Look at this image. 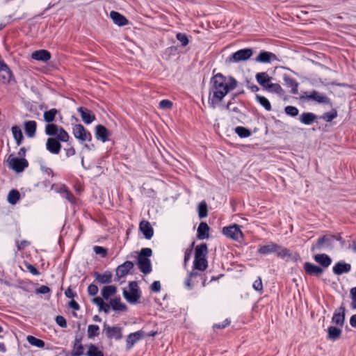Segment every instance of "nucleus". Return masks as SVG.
<instances>
[{
  "instance_id": "1",
  "label": "nucleus",
  "mask_w": 356,
  "mask_h": 356,
  "mask_svg": "<svg viewBox=\"0 0 356 356\" xmlns=\"http://www.w3.org/2000/svg\"><path fill=\"white\" fill-rule=\"evenodd\" d=\"M211 83L212 84L211 92L213 95L210 98V103L214 108L215 105L220 102L229 91L236 87L237 81L234 78L230 77L227 83L225 76L218 73L212 78Z\"/></svg>"
},
{
  "instance_id": "2",
  "label": "nucleus",
  "mask_w": 356,
  "mask_h": 356,
  "mask_svg": "<svg viewBox=\"0 0 356 356\" xmlns=\"http://www.w3.org/2000/svg\"><path fill=\"white\" fill-rule=\"evenodd\" d=\"M45 134L56 138H49L46 143L47 149L54 154H58L61 149L60 142H67L70 138L68 133L62 127L55 124H47L45 126Z\"/></svg>"
},
{
  "instance_id": "3",
  "label": "nucleus",
  "mask_w": 356,
  "mask_h": 356,
  "mask_svg": "<svg viewBox=\"0 0 356 356\" xmlns=\"http://www.w3.org/2000/svg\"><path fill=\"white\" fill-rule=\"evenodd\" d=\"M152 254V250L150 248H142L138 255L137 265L140 270L147 275L152 271V264L150 257Z\"/></svg>"
},
{
  "instance_id": "4",
  "label": "nucleus",
  "mask_w": 356,
  "mask_h": 356,
  "mask_svg": "<svg viewBox=\"0 0 356 356\" xmlns=\"http://www.w3.org/2000/svg\"><path fill=\"white\" fill-rule=\"evenodd\" d=\"M129 291L123 290V296L131 304H136L140 298V291L136 282H131L129 284Z\"/></svg>"
},
{
  "instance_id": "5",
  "label": "nucleus",
  "mask_w": 356,
  "mask_h": 356,
  "mask_svg": "<svg viewBox=\"0 0 356 356\" xmlns=\"http://www.w3.org/2000/svg\"><path fill=\"white\" fill-rule=\"evenodd\" d=\"M8 165L17 172H22L29 165L28 161L24 158H17L10 154L7 159Z\"/></svg>"
},
{
  "instance_id": "6",
  "label": "nucleus",
  "mask_w": 356,
  "mask_h": 356,
  "mask_svg": "<svg viewBox=\"0 0 356 356\" xmlns=\"http://www.w3.org/2000/svg\"><path fill=\"white\" fill-rule=\"evenodd\" d=\"M335 240H339V238L334 235H325L318 239L316 243L312 246V250H321L324 248L332 249L334 247Z\"/></svg>"
},
{
  "instance_id": "7",
  "label": "nucleus",
  "mask_w": 356,
  "mask_h": 356,
  "mask_svg": "<svg viewBox=\"0 0 356 356\" xmlns=\"http://www.w3.org/2000/svg\"><path fill=\"white\" fill-rule=\"evenodd\" d=\"M72 133L75 138L80 143L90 142L92 140V135L82 124H75L72 128Z\"/></svg>"
},
{
  "instance_id": "8",
  "label": "nucleus",
  "mask_w": 356,
  "mask_h": 356,
  "mask_svg": "<svg viewBox=\"0 0 356 356\" xmlns=\"http://www.w3.org/2000/svg\"><path fill=\"white\" fill-rule=\"evenodd\" d=\"M253 54L252 49H240L226 59V62L229 63H238L245 61L249 59Z\"/></svg>"
},
{
  "instance_id": "9",
  "label": "nucleus",
  "mask_w": 356,
  "mask_h": 356,
  "mask_svg": "<svg viewBox=\"0 0 356 356\" xmlns=\"http://www.w3.org/2000/svg\"><path fill=\"white\" fill-rule=\"evenodd\" d=\"M222 233L227 237L237 241H241L243 237V233L237 225L224 227Z\"/></svg>"
},
{
  "instance_id": "10",
  "label": "nucleus",
  "mask_w": 356,
  "mask_h": 356,
  "mask_svg": "<svg viewBox=\"0 0 356 356\" xmlns=\"http://www.w3.org/2000/svg\"><path fill=\"white\" fill-rule=\"evenodd\" d=\"M103 332L105 334L106 337L110 339H114L115 340H120L122 337L121 327L117 326H110L107 325L106 323H104Z\"/></svg>"
},
{
  "instance_id": "11",
  "label": "nucleus",
  "mask_w": 356,
  "mask_h": 356,
  "mask_svg": "<svg viewBox=\"0 0 356 356\" xmlns=\"http://www.w3.org/2000/svg\"><path fill=\"white\" fill-rule=\"evenodd\" d=\"M302 97L307 101H315L321 104H330V99L327 96L316 90H313L310 93L305 92Z\"/></svg>"
},
{
  "instance_id": "12",
  "label": "nucleus",
  "mask_w": 356,
  "mask_h": 356,
  "mask_svg": "<svg viewBox=\"0 0 356 356\" xmlns=\"http://www.w3.org/2000/svg\"><path fill=\"white\" fill-rule=\"evenodd\" d=\"M134 266V264L132 261H127L122 264L118 266L116 269V279L115 281H120V280L126 276L130 270Z\"/></svg>"
},
{
  "instance_id": "13",
  "label": "nucleus",
  "mask_w": 356,
  "mask_h": 356,
  "mask_svg": "<svg viewBox=\"0 0 356 356\" xmlns=\"http://www.w3.org/2000/svg\"><path fill=\"white\" fill-rule=\"evenodd\" d=\"M145 336V332L139 330L134 333H131L127 338V350H130L134 345L140 339H143Z\"/></svg>"
},
{
  "instance_id": "14",
  "label": "nucleus",
  "mask_w": 356,
  "mask_h": 356,
  "mask_svg": "<svg viewBox=\"0 0 356 356\" xmlns=\"http://www.w3.org/2000/svg\"><path fill=\"white\" fill-rule=\"evenodd\" d=\"M83 335H76L71 353V356H81L83 354L84 347L81 343Z\"/></svg>"
},
{
  "instance_id": "15",
  "label": "nucleus",
  "mask_w": 356,
  "mask_h": 356,
  "mask_svg": "<svg viewBox=\"0 0 356 356\" xmlns=\"http://www.w3.org/2000/svg\"><path fill=\"white\" fill-rule=\"evenodd\" d=\"M78 112L80 113L83 122L87 124L92 123L95 120V115L86 108L79 107Z\"/></svg>"
},
{
  "instance_id": "16",
  "label": "nucleus",
  "mask_w": 356,
  "mask_h": 356,
  "mask_svg": "<svg viewBox=\"0 0 356 356\" xmlns=\"http://www.w3.org/2000/svg\"><path fill=\"white\" fill-rule=\"evenodd\" d=\"M304 270L308 275L314 276H320L323 272L322 268L309 262L305 263Z\"/></svg>"
},
{
  "instance_id": "17",
  "label": "nucleus",
  "mask_w": 356,
  "mask_h": 356,
  "mask_svg": "<svg viewBox=\"0 0 356 356\" xmlns=\"http://www.w3.org/2000/svg\"><path fill=\"white\" fill-rule=\"evenodd\" d=\"M139 229L147 239H150L152 237L154 234V230L148 221H141L139 225Z\"/></svg>"
},
{
  "instance_id": "18",
  "label": "nucleus",
  "mask_w": 356,
  "mask_h": 356,
  "mask_svg": "<svg viewBox=\"0 0 356 356\" xmlns=\"http://www.w3.org/2000/svg\"><path fill=\"white\" fill-rule=\"evenodd\" d=\"M95 134L96 138L102 142H106L108 140V131L107 129L102 124H98L95 127Z\"/></svg>"
},
{
  "instance_id": "19",
  "label": "nucleus",
  "mask_w": 356,
  "mask_h": 356,
  "mask_svg": "<svg viewBox=\"0 0 356 356\" xmlns=\"http://www.w3.org/2000/svg\"><path fill=\"white\" fill-rule=\"evenodd\" d=\"M350 264L340 261L333 266V273L336 275H341L343 273H348L350 270Z\"/></svg>"
},
{
  "instance_id": "20",
  "label": "nucleus",
  "mask_w": 356,
  "mask_h": 356,
  "mask_svg": "<svg viewBox=\"0 0 356 356\" xmlns=\"http://www.w3.org/2000/svg\"><path fill=\"white\" fill-rule=\"evenodd\" d=\"M24 126L26 136L29 138H33L35 135L37 129L36 122L33 120L26 121L24 122Z\"/></svg>"
},
{
  "instance_id": "21",
  "label": "nucleus",
  "mask_w": 356,
  "mask_h": 356,
  "mask_svg": "<svg viewBox=\"0 0 356 356\" xmlns=\"http://www.w3.org/2000/svg\"><path fill=\"white\" fill-rule=\"evenodd\" d=\"M110 17L113 22L120 26H122L128 24V20L126 17L118 12L111 11L110 13Z\"/></svg>"
},
{
  "instance_id": "22",
  "label": "nucleus",
  "mask_w": 356,
  "mask_h": 356,
  "mask_svg": "<svg viewBox=\"0 0 356 356\" xmlns=\"http://www.w3.org/2000/svg\"><path fill=\"white\" fill-rule=\"evenodd\" d=\"M273 59H276V56L275 54L263 51L259 53L256 60L259 63H270Z\"/></svg>"
},
{
  "instance_id": "23",
  "label": "nucleus",
  "mask_w": 356,
  "mask_h": 356,
  "mask_svg": "<svg viewBox=\"0 0 356 356\" xmlns=\"http://www.w3.org/2000/svg\"><path fill=\"white\" fill-rule=\"evenodd\" d=\"M32 58L37 60L47 61L51 58L50 53L47 50L35 51L32 54Z\"/></svg>"
},
{
  "instance_id": "24",
  "label": "nucleus",
  "mask_w": 356,
  "mask_h": 356,
  "mask_svg": "<svg viewBox=\"0 0 356 356\" xmlns=\"http://www.w3.org/2000/svg\"><path fill=\"white\" fill-rule=\"evenodd\" d=\"M257 81L265 89L270 83L271 77L266 72H260L256 74Z\"/></svg>"
},
{
  "instance_id": "25",
  "label": "nucleus",
  "mask_w": 356,
  "mask_h": 356,
  "mask_svg": "<svg viewBox=\"0 0 356 356\" xmlns=\"http://www.w3.org/2000/svg\"><path fill=\"white\" fill-rule=\"evenodd\" d=\"M317 118V116L313 113H303L300 115L299 120L301 123L309 125L312 124Z\"/></svg>"
},
{
  "instance_id": "26",
  "label": "nucleus",
  "mask_w": 356,
  "mask_h": 356,
  "mask_svg": "<svg viewBox=\"0 0 356 356\" xmlns=\"http://www.w3.org/2000/svg\"><path fill=\"white\" fill-rule=\"evenodd\" d=\"M209 227L206 222H201L197 228V238L199 239H204L209 238Z\"/></svg>"
},
{
  "instance_id": "27",
  "label": "nucleus",
  "mask_w": 356,
  "mask_h": 356,
  "mask_svg": "<svg viewBox=\"0 0 356 356\" xmlns=\"http://www.w3.org/2000/svg\"><path fill=\"white\" fill-rule=\"evenodd\" d=\"M314 260L325 268L328 267L332 262L330 257L325 254H319L315 255Z\"/></svg>"
},
{
  "instance_id": "28",
  "label": "nucleus",
  "mask_w": 356,
  "mask_h": 356,
  "mask_svg": "<svg viewBox=\"0 0 356 356\" xmlns=\"http://www.w3.org/2000/svg\"><path fill=\"white\" fill-rule=\"evenodd\" d=\"M208 253V249L206 243H202L197 245L195 252V258H206Z\"/></svg>"
},
{
  "instance_id": "29",
  "label": "nucleus",
  "mask_w": 356,
  "mask_h": 356,
  "mask_svg": "<svg viewBox=\"0 0 356 356\" xmlns=\"http://www.w3.org/2000/svg\"><path fill=\"white\" fill-rule=\"evenodd\" d=\"M95 277L102 284H109L111 282L112 274L108 271L105 272L102 275L95 273Z\"/></svg>"
},
{
  "instance_id": "30",
  "label": "nucleus",
  "mask_w": 356,
  "mask_h": 356,
  "mask_svg": "<svg viewBox=\"0 0 356 356\" xmlns=\"http://www.w3.org/2000/svg\"><path fill=\"white\" fill-rule=\"evenodd\" d=\"M3 69L0 72V80L4 83H8L10 81L12 78V72L9 70L8 67L4 63L3 66Z\"/></svg>"
},
{
  "instance_id": "31",
  "label": "nucleus",
  "mask_w": 356,
  "mask_h": 356,
  "mask_svg": "<svg viewBox=\"0 0 356 356\" xmlns=\"http://www.w3.org/2000/svg\"><path fill=\"white\" fill-rule=\"evenodd\" d=\"M341 312L335 313L332 317V322L338 325L342 326L345 319V309L343 307H340Z\"/></svg>"
},
{
  "instance_id": "32",
  "label": "nucleus",
  "mask_w": 356,
  "mask_h": 356,
  "mask_svg": "<svg viewBox=\"0 0 356 356\" xmlns=\"http://www.w3.org/2000/svg\"><path fill=\"white\" fill-rule=\"evenodd\" d=\"M117 291V288L113 285H109L104 286L101 291L102 296L106 300L110 296L114 295Z\"/></svg>"
},
{
  "instance_id": "33",
  "label": "nucleus",
  "mask_w": 356,
  "mask_h": 356,
  "mask_svg": "<svg viewBox=\"0 0 356 356\" xmlns=\"http://www.w3.org/2000/svg\"><path fill=\"white\" fill-rule=\"evenodd\" d=\"M110 305L115 311H125L127 306L120 302V298H114L110 300Z\"/></svg>"
},
{
  "instance_id": "34",
  "label": "nucleus",
  "mask_w": 356,
  "mask_h": 356,
  "mask_svg": "<svg viewBox=\"0 0 356 356\" xmlns=\"http://www.w3.org/2000/svg\"><path fill=\"white\" fill-rule=\"evenodd\" d=\"M12 133L17 145H20L24 138L21 129L18 126H13Z\"/></svg>"
},
{
  "instance_id": "35",
  "label": "nucleus",
  "mask_w": 356,
  "mask_h": 356,
  "mask_svg": "<svg viewBox=\"0 0 356 356\" xmlns=\"http://www.w3.org/2000/svg\"><path fill=\"white\" fill-rule=\"evenodd\" d=\"M208 266L206 258H195L194 268L197 270L203 271L207 269Z\"/></svg>"
},
{
  "instance_id": "36",
  "label": "nucleus",
  "mask_w": 356,
  "mask_h": 356,
  "mask_svg": "<svg viewBox=\"0 0 356 356\" xmlns=\"http://www.w3.org/2000/svg\"><path fill=\"white\" fill-rule=\"evenodd\" d=\"M58 113V111L56 108H51L49 111H45L44 113V121L48 122V124H52L51 122L54 121L55 117Z\"/></svg>"
},
{
  "instance_id": "37",
  "label": "nucleus",
  "mask_w": 356,
  "mask_h": 356,
  "mask_svg": "<svg viewBox=\"0 0 356 356\" xmlns=\"http://www.w3.org/2000/svg\"><path fill=\"white\" fill-rule=\"evenodd\" d=\"M276 250V244L270 243L259 248V252L262 254H267L274 252Z\"/></svg>"
},
{
  "instance_id": "38",
  "label": "nucleus",
  "mask_w": 356,
  "mask_h": 356,
  "mask_svg": "<svg viewBox=\"0 0 356 356\" xmlns=\"http://www.w3.org/2000/svg\"><path fill=\"white\" fill-rule=\"evenodd\" d=\"M99 334V327L97 325H89L87 330V335L89 339H92Z\"/></svg>"
},
{
  "instance_id": "39",
  "label": "nucleus",
  "mask_w": 356,
  "mask_h": 356,
  "mask_svg": "<svg viewBox=\"0 0 356 356\" xmlns=\"http://www.w3.org/2000/svg\"><path fill=\"white\" fill-rule=\"evenodd\" d=\"M19 197L20 194L18 191L12 190L9 192L7 200L10 204H15L19 200Z\"/></svg>"
},
{
  "instance_id": "40",
  "label": "nucleus",
  "mask_w": 356,
  "mask_h": 356,
  "mask_svg": "<svg viewBox=\"0 0 356 356\" xmlns=\"http://www.w3.org/2000/svg\"><path fill=\"white\" fill-rule=\"evenodd\" d=\"M341 330L336 327H330L328 328L329 338L332 340L339 339L341 336Z\"/></svg>"
},
{
  "instance_id": "41",
  "label": "nucleus",
  "mask_w": 356,
  "mask_h": 356,
  "mask_svg": "<svg viewBox=\"0 0 356 356\" xmlns=\"http://www.w3.org/2000/svg\"><path fill=\"white\" fill-rule=\"evenodd\" d=\"M27 341L31 345L38 348H43L44 346V342L42 340L33 336H28Z\"/></svg>"
},
{
  "instance_id": "42",
  "label": "nucleus",
  "mask_w": 356,
  "mask_h": 356,
  "mask_svg": "<svg viewBox=\"0 0 356 356\" xmlns=\"http://www.w3.org/2000/svg\"><path fill=\"white\" fill-rule=\"evenodd\" d=\"M87 356H104V353L98 349V348L94 345L90 344L88 346V350L86 353Z\"/></svg>"
},
{
  "instance_id": "43",
  "label": "nucleus",
  "mask_w": 356,
  "mask_h": 356,
  "mask_svg": "<svg viewBox=\"0 0 356 356\" xmlns=\"http://www.w3.org/2000/svg\"><path fill=\"white\" fill-rule=\"evenodd\" d=\"M94 303L99 306V310H103L106 313L109 312L110 305L105 303L101 298H95L93 299Z\"/></svg>"
},
{
  "instance_id": "44",
  "label": "nucleus",
  "mask_w": 356,
  "mask_h": 356,
  "mask_svg": "<svg viewBox=\"0 0 356 356\" xmlns=\"http://www.w3.org/2000/svg\"><path fill=\"white\" fill-rule=\"evenodd\" d=\"M257 101L267 111L271 110V105L269 101L264 96L256 95Z\"/></svg>"
},
{
  "instance_id": "45",
  "label": "nucleus",
  "mask_w": 356,
  "mask_h": 356,
  "mask_svg": "<svg viewBox=\"0 0 356 356\" xmlns=\"http://www.w3.org/2000/svg\"><path fill=\"white\" fill-rule=\"evenodd\" d=\"M337 116V112L336 110H332L330 112L325 113L320 118L323 120L330 122Z\"/></svg>"
},
{
  "instance_id": "46",
  "label": "nucleus",
  "mask_w": 356,
  "mask_h": 356,
  "mask_svg": "<svg viewBox=\"0 0 356 356\" xmlns=\"http://www.w3.org/2000/svg\"><path fill=\"white\" fill-rule=\"evenodd\" d=\"M200 274L195 271H192L189 273L188 278L185 281V285L189 290L192 289L193 286L192 283L193 279L197 277Z\"/></svg>"
},
{
  "instance_id": "47",
  "label": "nucleus",
  "mask_w": 356,
  "mask_h": 356,
  "mask_svg": "<svg viewBox=\"0 0 356 356\" xmlns=\"http://www.w3.org/2000/svg\"><path fill=\"white\" fill-rule=\"evenodd\" d=\"M198 213L200 218L207 216V205L205 202H202L199 204Z\"/></svg>"
},
{
  "instance_id": "48",
  "label": "nucleus",
  "mask_w": 356,
  "mask_h": 356,
  "mask_svg": "<svg viewBox=\"0 0 356 356\" xmlns=\"http://www.w3.org/2000/svg\"><path fill=\"white\" fill-rule=\"evenodd\" d=\"M235 131L241 138L248 137L251 134L250 131L243 127H237Z\"/></svg>"
},
{
  "instance_id": "49",
  "label": "nucleus",
  "mask_w": 356,
  "mask_h": 356,
  "mask_svg": "<svg viewBox=\"0 0 356 356\" xmlns=\"http://www.w3.org/2000/svg\"><path fill=\"white\" fill-rule=\"evenodd\" d=\"M274 252H276L277 256L282 257V258L286 257H289L291 255V254L289 253V251L287 249L280 247V246L277 245V244H276V250H275Z\"/></svg>"
},
{
  "instance_id": "50",
  "label": "nucleus",
  "mask_w": 356,
  "mask_h": 356,
  "mask_svg": "<svg viewBox=\"0 0 356 356\" xmlns=\"http://www.w3.org/2000/svg\"><path fill=\"white\" fill-rule=\"evenodd\" d=\"M266 89L270 92H275L277 94H281L282 92L281 86L277 83H270Z\"/></svg>"
},
{
  "instance_id": "51",
  "label": "nucleus",
  "mask_w": 356,
  "mask_h": 356,
  "mask_svg": "<svg viewBox=\"0 0 356 356\" xmlns=\"http://www.w3.org/2000/svg\"><path fill=\"white\" fill-rule=\"evenodd\" d=\"M285 113L290 116L296 117L298 115V109L293 106H287L284 108Z\"/></svg>"
},
{
  "instance_id": "52",
  "label": "nucleus",
  "mask_w": 356,
  "mask_h": 356,
  "mask_svg": "<svg viewBox=\"0 0 356 356\" xmlns=\"http://www.w3.org/2000/svg\"><path fill=\"white\" fill-rule=\"evenodd\" d=\"M176 38L181 43L182 46L185 47L188 44V39L185 34L179 33L177 34Z\"/></svg>"
},
{
  "instance_id": "53",
  "label": "nucleus",
  "mask_w": 356,
  "mask_h": 356,
  "mask_svg": "<svg viewBox=\"0 0 356 356\" xmlns=\"http://www.w3.org/2000/svg\"><path fill=\"white\" fill-rule=\"evenodd\" d=\"M93 250L97 254H99L102 257H105L106 256L107 250L102 246H95Z\"/></svg>"
},
{
  "instance_id": "54",
  "label": "nucleus",
  "mask_w": 356,
  "mask_h": 356,
  "mask_svg": "<svg viewBox=\"0 0 356 356\" xmlns=\"http://www.w3.org/2000/svg\"><path fill=\"white\" fill-rule=\"evenodd\" d=\"M159 107L163 109H170L172 107V102L168 99H163L160 102Z\"/></svg>"
},
{
  "instance_id": "55",
  "label": "nucleus",
  "mask_w": 356,
  "mask_h": 356,
  "mask_svg": "<svg viewBox=\"0 0 356 356\" xmlns=\"http://www.w3.org/2000/svg\"><path fill=\"white\" fill-rule=\"evenodd\" d=\"M287 84L292 88V92L296 94L298 92V83L291 79H286Z\"/></svg>"
},
{
  "instance_id": "56",
  "label": "nucleus",
  "mask_w": 356,
  "mask_h": 356,
  "mask_svg": "<svg viewBox=\"0 0 356 356\" xmlns=\"http://www.w3.org/2000/svg\"><path fill=\"white\" fill-rule=\"evenodd\" d=\"M253 288L258 291H261L263 289V284L260 277L256 280L252 285Z\"/></svg>"
},
{
  "instance_id": "57",
  "label": "nucleus",
  "mask_w": 356,
  "mask_h": 356,
  "mask_svg": "<svg viewBox=\"0 0 356 356\" xmlns=\"http://www.w3.org/2000/svg\"><path fill=\"white\" fill-rule=\"evenodd\" d=\"M56 321L58 325H60L61 327H67V322L65 318L62 316H58L56 318Z\"/></svg>"
},
{
  "instance_id": "58",
  "label": "nucleus",
  "mask_w": 356,
  "mask_h": 356,
  "mask_svg": "<svg viewBox=\"0 0 356 356\" xmlns=\"http://www.w3.org/2000/svg\"><path fill=\"white\" fill-rule=\"evenodd\" d=\"M88 292L90 296H95L98 293V287L95 284H90L88 287Z\"/></svg>"
},
{
  "instance_id": "59",
  "label": "nucleus",
  "mask_w": 356,
  "mask_h": 356,
  "mask_svg": "<svg viewBox=\"0 0 356 356\" xmlns=\"http://www.w3.org/2000/svg\"><path fill=\"white\" fill-rule=\"evenodd\" d=\"M193 243L191 244V246L188 248H187L185 251V254H184V262L186 263L191 258V256L192 254V252H193Z\"/></svg>"
},
{
  "instance_id": "60",
  "label": "nucleus",
  "mask_w": 356,
  "mask_h": 356,
  "mask_svg": "<svg viewBox=\"0 0 356 356\" xmlns=\"http://www.w3.org/2000/svg\"><path fill=\"white\" fill-rule=\"evenodd\" d=\"M151 290L153 291V292H159L160 290H161V283L159 281H154L151 286Z\"/></svg>"
},
{
  "instance_id": "61",
  "label": "nucleus",
  "mask_w": 356,
  "mask_h": 356,
  "mask_svg": "<svg viewBox=\"0 0 356 356\" xmlns=\"http://www.w3.org/2000/svg\"><path fill=\"white\" fill-rule=\"evenodd\" d=\"M65 151L66 152L67 157L74 156L76 153L75 149L73 147H70L68 148H65Z\"/></svg>"
},
{
  "instance_id": "62",
  "label": "nucleus",
  "mask_w": 356,
  "mask_h": 356,
  "mask_svg": "<svg viewBox=\"0 0 356 356\" xmlns=\"http://www.w3.org/2000/svg\"><path fill=\"white\" fill-rule=\"evenodd\" d=\"M27 269L33 275H39V272L38 270H37V268L35 267H34L33 265L31 264H29L27 265Z\"/></svg>"
},
{
  "instance_id": "63",
  "label": "nucleus",
  "mask_w": 356,
  "mask_h": 356,
  "mask_svg": "<svg viewBox=\"0 0 356 356\" xmlns=\"http://www.w3.org/2000/svg\"><path fill=\"white\" fill-rule=\"evenodd\" d=\"M230 321L228 319L225 320V321L221 324H216L213 327L214 328H225L227 325H229Z\"/></svg>"
},
{
  "instance_id": "64",
  "label": "nucleus",
  "mask_w": 356,
  "mask_h": 356,
  "mask_svg": "<svg viewBox=\"0 0 356 356\" xmlns=\"http://www.w3.org/2000/svg\"><path fill=\"white\" fill-rule=\"evenodd\" d=\"M350 295L352 300L356 302V287H353L350 289Z\"/></svg>"
}]
</instances>
